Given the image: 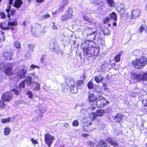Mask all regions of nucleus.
I'll list each match as a JSON object with an SVG mask.
<instances>
[{
    "instance_id": "nucleus-1",
    "label": "nucleus",
    "mask_w": 147,
    "mask_h": 147,
    "mask_svg": "<svg viewBox=\"0 0 147 147\" xmlns=\"http://www.w3.org/2000/svg\"><path fill=\"white\" fill-rule=\"evenodd\" d=\"M131 64L136 69H142L147 64V58L144 56H142L140 58L133 60Z\"/></svg>"
},
{
    "instance_id": "nucleus-2",
    "label": "nucleus",
    "mask_w": 147,
    "mask_h": 147,
    "mask_svg": "<svg viewBox=\"0 0 147 147\" xmlns=\"http://www.w3.org/2000/svg\"><path fill=\"white\" fill-rule=\"evenodd\" d=\"M75 81L74 80H71L69 79L66 81V84L65 86H63V87L64 90H69L68 87L69 88V89L70 91L73 94H77L78 92V90L77 87H75L74 84Z\"/></svg>"
},
{
    "instance_id": "nucleus-3",
    "label": "nucleus",
    "mask_w": 147,
    "mask_h": 147,
    "mask_svg": "<svg viewBox=\"0 0 147 147\" xmlns=\"http://www.w3.org/2000/svg\"><path fill=\"white\" fill-rule=\"evenodd\" d=\"M18 22L17 20L14 19L13 21L8 22L7 26L5 27H4V26L5 24H6L5 22L1 23L0 24V27L2 30H11L13 31L14 30V28L13 27L18 26Z\"/></svg>"
},
{
    "instance_id": "nucleus-4",
    "label": "nucleus",
    "mask_w": 147,
    "mask_h": 147,
    "mask_svg": "<svg viewBox=\"0 0 147 147\" xmlns=\"http://www.w3.org/2000/svg\"><path fill=\"white\" fill-rule=\"evenodd\" d=\"M98 100L96 101V104L98 108H102L109 103V102L102 95H98Z\"/></svg>"
},
{
    "instance_id": "nucleus-5",
    "label": "nucleus",
    "mask_w": 147,
    "mask_h": 147,
    "mask_svg": "<svg viewBox=\"0 0 147 147\" xmlns=\"http://www.w3.org/2000/svg\"><path fill=\"white\" fill-rule=\"evenodd\" d=\"M44 141L48 147H51L55 140L54 136L51 135L48 132L44 135Z\"/></svg>"
},
{
    "instance_id": "nucleus-6",
    "label": "nucleus",
    "mask_w": 147,
    "mask_h": 147,
    "mask_svg": "<svg viewBox=\"0 0 147 147\" xmlns=\"http://www.w3.org/2000/svg\"><path fill=\"white\" fill-rule=\"evenodd\" d=\"M123 6L122 4H119L117 7V10L119 12L122 18H127L129 16V13L127 11L125 7H122Z\"/></svg>"
},
{
    "instance_id": "nucleus-7",
    "label": "nucleus",
    "mask_w": 147,
    "mask_h": 147,
    "mask_svg": "<svg viewBox=\"0 0 147 147\" xmlns=\"http://www.w3.org/2000/svg\"><path fill=\"white\" fill-rule=\"evenodd\" d=\"M13 97L12 95L11 94L10 91H7L2 94L1 100L3 101L7 102H9Z\"/></svg>"
},
{
    "instance_id": "nucleus-8",
    "label": "nucleus",
    "mask_w": 147,
    "mask_h": 147,
    "mask_svg": "<svg viewBox=\"0 0 147 147\" xmlns=\"http://www.w3.org/2000/svg\"><path fill=\"white\" fill-rule=\"evenodd\" d=\"M13 68V65L12 63H8L4 71L5 75L7 76H12L14 73Z\"/></svg>"
},
{
    "instance_id": "nucleus-9",
    "label": "nucleus",
    "mask_w": 147,
    "mask_h": 147,
    "mask_svg": "<svg viewBox=\"0 0 147 147\" xmlns=\"http://www.w3.org/2000/svg\"><path fill=\"white\" fill-rule=\"evenodd\" d=\"M14 53L12 52L5 51L4 52L3 57L5 61H9L11 59Z\"/></svg>"
},
{
    "instance_id": "nucleus-10",
    "label": "nucleus",
    "mask_w": 147,
    "mask_h": 147,
    "mask_svg": "<svg viewBox=\"0 0 147 147\" xmlns=\"http://www.w3.org/2000/svg\"><path fill=\"white\" fill-rule=\"evenodd\" d=\"M141 14V11L140 9H134L131 12V18L132 19H136L140 16Z\"/></svg>"
},
{
    "instance_id": "nucleus-11",
    "label": "nucleus",
    "mask_w": 147,
    "mask_h": 147,
    "mask_svg": "<svg viewBox=\"0 0 147 147\" xmlns=\"http://www.w3.org/2000/svg\"><path fill=\"white\" fill-rule=\"evenodd\" d=\"M26 70L25 69H22L18 72L17 76H19L20 79H24L26 77Z\"/></svg>"
},
{
    "instance_id": "nucleus-12",
    "label": "nucleus",
    "mask_w": 147,
    "mask_h": 147,
    "mask_svg": "<svg viewBox=\"0 0 147 147\" xmlns=\"http://www.w3.org/2000/svg\"><path fill=\"white\" fill-rule=\"evenodd\" d=\"M57 42L55 40L51 41L49 45V49L55 52H56L55 49L57 48Z\"/></svg>"
},
{
    "instance_id": "nucleus-13",
    "label": "nucleus",
    "mask_w": 147,
    "mask_h": 147,
    "mask_svg": "<svg viewBox=\"0 0 147 147\" xmlns=\"http://www.w3.org/2000/svg\"><path fill=\"white\" fill-rule=\"evenodd\" d=\"M91 50L87 47L83 48V54L88 57H92Z\"/></svg>"
},
{
    "instance_id": "nucleus-14",
    "label": "nucleus",
    "mask_w": 147,
    "mask_h": 147,
    "mask_svg": "<svg viewBox=\"0 0 147 147\" xmlns=\"http://www.w3.org/2000/svg\"><path fill=\"white\" fill-rule=\"evenodd\" d=\"M91 50L92 56H97L99 54V49L97 47H92Z\"/></svg>"
},
{
    "instance_id": "nucleus-15",
    "label": "nucleus",
    "mask_w": 147,
    "mask_h": 147,
    "mask_svg": "<svg viewBox=\"0 0 147 147\" xmlns=\"http://www.w3.org/2000/svg\"><path fill=\"white\" fill-rule=\"evenodd\" d=\"M94 40L97 39L98 40L102 41L103 40V38L101 36L100 33L98 31H96V30L94 34Z\"/></svg>"
},
{
    "instance_id": "nucleus-16",
    "label": "nucleus",
    "mask_w": 147,
    "mask_h": 147,
    "mask_svg": "<svg viewBox=\"0 0 147 147\" xmlns=\"http://www.w3.org/2000/svg\"><path fill=\"white\" fill-rule=\"evenodd\" d=\"M131 76L138 82L142 81V75L140 74H137L135 73H133L131 74Z\"/></svg>"
},
{
    "instance_id": "nucleus-17",
    "label": "nucleus",
    "mask_w": 147,
    "mask_h": 147,
    "mask_svg": "<svg viewBox=\"0 0 147 147\" xmlns=\"http://www.w3.org/2000/svg\"><path fill=\"white\" fill-rule=\"evenodd\" d=\"M105 140L111 145H113L114 146H117L118 145V143L115 141L113 140V139L110 137L107 138Z\"/></svg>"
},
{
    "instance_id": "nucleus-18",
    "label": "nucleus",
    "mask_w": 147,
    "mask_h": 147,
    "mask_svg": "<svg viewBox=\"0 0 147 147\" xmlns=\"http://www.w3.org/2000/svg\"><path fill=\"white\" fill-rule=\"evenodd\" d=\"M97 97L95 96L92 93H89L88 96V99L89 100V102H94L97 100Z\"/></svg>"
},
{
    "instance_id": "nucleus-19",
    "label": "nucleus",
    "mask_w": 147,
    "mask_h": 147,
    "mask_svg": "<svg viewBox=\"0 0 147 147\" xmlns=\"http://www.w3.org/2000/svg\"><path fill=\"white\" fill-rule=\"evenodd\" d=\"M69 4L68 0H63L59 5L58 10L59 11L63 10L65 9L66 6H67Z\"/></svg>"
},
{
    "instance_id": "nucleus-20",
    "label": "nucleus",
    "mask_w": 147,
    "mask_h": 147,
    "mask_svg": "<svg viewBox=\"0 0 147 147\" xmlns=\"http://www.w3.org/2000/svg\"><path fill=\"white\" fill-rule=\"evenodd\" d=\"M96 30V28H88L86 30L87 36H90L92 34H94Z\"/></svg>"
},
{
    "instance_id": "nucleus-21",
    "label": "nucleus",
    "mask_w": 147,
    "mask_h": 147,
    "mask_svg": "<svg viewBox=\"0 0 147 147\" xmlns=\"http://www.w3.org/2000/svg\"><path fill=\"white\" fill-rule=\"evenodd\" d=\"M123 114H121L119 113H117L114 116V119L116 120V121L118 123H120L123 119Z\"/></svg>"
},
{
    "instance_id": "nucleus-22",
    "label": "nucleus",
    "mask_w": 147,
    "mask_h": 147,
    "mask_svg": "<svg viewBox=\"0 0 147 147\" xmlns=\"http://www.w3.org/2000/svg\"><path fill=\"white\" fill-rule=\"evenodd\" d=\"M92 123L88 121H86L84 122L83 124V129L86 131H88L89 125H91Z\"/></svg>"
},
{
    "instance_id": "nucleus-23",
    "label": "nucleus",
    "mask_w": 147,
    "mask_h": 147,
    "mask_svg": "<svg viewBox=\"0 0 147 147\" xmlns=\"http://www.w3.org/2000/svg\"><path fill=\"white\" fill-rule=\"evenodd\" d=\"M23 3V1L22 0H15L13 5L16 8H19L21 7Z\"/></svg>"
},
{
    "instance_id": "nucleus-24",
    "label": "nucleus",
    "mask_w": 147,
    "mask_h": 147,
    "mask_svg": "<svg viewBox=\"0 0 147 147\" xmlns=\"http://www.w3.org/2000/svg\"><path fill=\"white\" fill-rule=\"evenodd\" d=\"M85 42L87 45L85 46L86 47L90 49H92V47H94L92 46L94 42L92 40H86Z\"/></svg>"
},
{
    "instance_id": "nucleus-25",
    "label": "nucleus",
    "mask_w": 147,
    "mask_h": 147,
    "mask_svg": "<svg viewBox=\"0 0 147 147\" xmlns=\"http://www.w3.org/2000/svg\"><path fill=\"white\" fill-rule=\"evenodd\" d=\"M72 13L73 9L69 7L67 10L65 14L70 18L72 17Z\"/></svg>"
},
{
    "instance_id": "nucleus-26",
    "label": "nucleus",
    "mask_w": 147,
    "mask_h": 147,
    "mask_svg": "<svg viewBox=\"0 0 147 147\" xmlns=\"http://www.w3.org/2000/svg\"><path fill=\"white\" fill-rule=\"evenodd\" d=\"M110 18L115 22H117V17L116 14L114 12H113L109 14Z\"/></svg>"
},
{
    "instance_id": "nucleus-27",
    "label": "nucleus",
    "mask_w": 147,
    "mask_h": 147,
    "mask_svg": "<svg viewBox=\"0 0 147 147\" xmlns=\"http://www.w3.org/2000/svg\"><path fill=\"white\" fill-rule=\"evenodd\" d=\"M121 54L122 53L120 52L115 56L113 58V60L115 62H118L120 61Z\"/></svg>"
},
{
    "instance_id": "nucleus-28",
    "label": "nucleus",
    "mask_w": 147,
    "mask_h": 147,
    "mask_svg": "<svg viewBox=\"0 0 147 147\" xmlns=\"http://www.w3.org/2000/svg\"><path fill=\"white\" fill-rule=\"evenodd\" d=\"M96 113L97 117H100L102 116L105 113L104 110L98 109L96 111Z\"/></svg>"
},
{
    "instance_id": "nucleus-29",
    "label": "nucleus",
    "mask_w": 147,
    "mask_h": 147,
    "mask_svg": "<svg viewBox=\"0 0 147 147\" xmlns=\"http://www.w3.org/2000/svg\"><path fill=\"white\" fill-rule=\"evenodd\" d=\"M107 143L103 140H100V143L97 145V147H107Z\"/></svg>"
},
{
    "instance_id": "nucleus-30",
    "label": "nucleus",
    "mask_w": 147,
    "mask_h": 147,
    "mask_svg": "<svg viewBox=\"0 0 147 147\" xmlns=\"http://www.w3.org/2000/svg\"><path fill=\"white\" fill-rule=\"evenodd\" d=\"M95 113L92 112L89 115V118L91 121H93L95 120L97 117Z\"/></svg>"
},
{
    "instance_id": "nucleus-31",
    "label": "nucleus",
    "mask_w": 147,
    "mask_h": 147,
    "mask_svg": "<svg viewBox=\"0 0 147 147\" xmlns=\"http://www.w3.org/2000/svg\"><path fill=\"white\" fill-rule=\"evenodd\" d=\"M24 80H25V82L28 85H30L32 83V78L29 76H28Z\"/></svg>"
},
{
    "instance_id": "nucleus-32",
    "label": "nucleus",
    "mask_w": 147,
    "mask_h": 147,
    "mask_svg": "<svg viewBox=\"0 0 147 147\" xmlns=\"http://www.w3.org/2000/svg\"><path fill=\"white\" fill-rule=\"evenodd\" d=\"M106 1L109 7H113L115 6V3L113 0H106Z\"/></svg>"
},
{
    "instance_id": "nucleus-33",
    "label": "nucleus",
    "mask_w": 147,
    "mask_h": 147,
    "mask_svg": "<svg viewBox=\"0 0 147 147\" xmlns=\"http://www.w3.org/2000/svg\"><path fill=\"white\" fill-rule=\"evenodd\" d=\"M11 129L10 128L8 127H6L4 129L3 131L4 134L5 136H7L9 135Z\"/></svg>"
},
{
    "instance_id": "nucleus-34",
    "label": "nucleus",
    "mask_w": 147,
    "mask_h": 147,
    "mask_svg": "<svg viewBox=\"0 0 147 147\" xmlns=\"http://www.w3.org/2000/svg\"><path fill=\"white\" fill-rule=\"evenodd\" d=\"M83 19L85 21L92 23L93 22V19L89 18L88 16H84L83 17Z\"/></svg>"
},
{
    "instance_id": "nucleus-35",
    "label": "nucleus",
    "mask_w": 147,
    "mask_h": 147,
    "mask_svg": "<svg viewBox=\"0 0 147 147\" xmlns=\"http://www.w3.org/2000/svg\"><path fill=\"white\" fill-rule=\"evenodd\" d=\"M84 82V80H78L76 81V86L78 88H79L83 85Z\"/></svg>"
},
{
    "instance_id": "nucleus-36",
    "label": "nucleus",
    "mask_w": 147,
    "mask_h": 147,
    "mask_svg": "<svg viewBox=\"0 0 147 147\" xmlns=\"http://www.w3.org/2000/svg\"><path fill=\"white\" fill-rule=\"evenodd\" d=\"M104 79V78L101 77L100 79L97 76H95L94 77V80L97 83H99L101 82Z\"/></svg>"
},
{
    "instance_id": "nucleus-37",
    "label": "nucleus",
    "mask_w": 147,
    "mask_h": 147,
    "mask_svg": "<svg viewBox=\"0 0 147 147\" xmlns=\"http://www.w3.org/2000/svg\"><path fill=\"white\" fill-rule=\"evenodd\" d=\"M7 8L6 9V11L7 13V17L10 19V18L11 15L9 13V12L10 11L11 8V6L10 5H8L7 6Z\"/></svg>"
},
{
    "instance_id": "nucleus-38",
    "label": "nucleus",
    "mask_w": 147,
    "mask_h": 147,
    "mask_svg": "<svg viewBox=\"0 0 147 147\" xmlns=\"http://www.w3.org/2000/svg\"><path fill=\"white\" fill-rule=\"evenodd\" d=\"M11 121V118L8 117L6 119H3L1 120V122L3 124L10 122Z\"/></svg>"
},
{
    "instance_id": "nucleus-39",
    "label": "nucleus",
    "mask_w": 147,
    "mask_h": 147,
    "mask_svg": "<svg viewBox=\"0 0 147 147\" xmlns=\"http://www.w3.org/2000/svg\"><path fill=\"white\" fill-rule=\"evenodd\" d=\"M4 101L0 100V109H5L6 106V104L5 103Z\"/></svg>"
},
{
    "instance_id": "nucleus-40",
    "label": "nucleus",
    "mask_w": 147,
    "mask_h": 147,
    "mask_svg": "<svg viewBox=\"0 0 147 147\" xmlns=\"http://www.w3.org/2000/svg\"><path fill=\"white\" fill-rule=\"evenodd\" d=\"M36 85L34 89L35 91H38L40 89V84L38 82H36L35 83Z\"/></svg>"
},
{
    "instance_id": "nucleus-41",
    "label": "nucleus",
    "mask_w": 147,
    "mask_h": 147,
    "mask_svg": "<svg viewBox=\"0 0 147 147\" xmlns=\"http://www.w3.org/2000/svg\"><path fill=\"white\" fill-rule=\"evenodd\" d=\"M133 55L136 57H139L141 55L140 51L138 50H135L133 53Z\"/></svg>"
},
{
    "instance_id": "nucleus-42",
    "label": "nucleus",
    "mask_w": 147,
    "mask_h": 147,
    "mask_svg": "<svg viewBox=\"0 0 147 147\" xmlns=\"http://www.w3.org/2000/svg\"><path fill=\"white\" fill-rule=\"evenodd\" d=\"M87 86L88 88L90 89H91L94 88V85L92 82H89L87 84Z\"/></svg>"
},
{
    "instance_id": "nucleus-43",
    "label": "nucleus",
    "mask_w": 147,
    "mask_h": 147,
    "mask_svg": "<svg viewBox=\"0 0 147 147\" xmlns=\"http://www.w3.org/2000/svg\"><path fill=\"white\" fill-rule=\"evenodd\" d=\"M93 3L95 5H98L100 4L101 3L103 5L104 3L102 1V0H93L92 1Z\"/></svg>"
},
{
    "instance_id": "nucleus-44",
    "label": "nucleus",
    "mask_w": 147,
    "mask_h": 147,
    "mask_svg": "<svg viewBox=\"0 0 147 147\" xmlns=\"http://www.w3.org/2000/svg\"><path fill=\"white\" fill-rule=\"evenodd\" d=\"M25 80H23L21 82L19 85V87L20 88H24L25 86Z\"/></svg>"
},
{
    "instance_id": "nucleus-45",
    "label": "nucleus",
    "mask_w": 147,
    "mask_h": 147,
    "mask_svg": "<svg viewBox=\"0 0 147 147\" xmlns=\"http://www.w3.org/2000/svg\"><path fill=\"white\" fill-rule=\"evenodd\" d=\"M111 19L109 17H106L103 20V22L104 24H106L111 21Z\"/></svg>"
},
{
    "instance_id": "nucleus-46",
    "label": "nucleus",
    "mask_w": 147,
    "mask_h": 147,
    "mask_svg": "<svg viewBox=\"0 0 147 147\" xmlns=\"http://www.w3.org/2000/svg\"><path fill=\"white\" fill-rule=\"evenodd\" d=\"M11 91L14 92V94L16 96H18L20 94V92L15 88H14L11 90Z\"/></svg>"
},
{
    "instance_id": "nucleus-47",
    "label": "nucleus",
    "mask_w": 147,
    "mask_h": 147,
    "mask_svg": "<svg viewBox=\"0 0 147 147\" xmlns=\"http://www.w3.org/2000/svg\"><path fill=\"white\" fill-rule=\"evenodd\" d=\"M142 81H147V72L144 73L142 75Z\"/></svg>"
},
{
    "instance_id": "nucleus-48",
    "label": "nucleus",
    "mask_w": 147,
    "mask_h": 147,
    "mask_svg": "<svg viewBox=\"0 0 147 147\" xmlns=\"http://www.w3.org/2000/svg\"><path fill=\"white\" fill-rule=\"evenodd\" d=\"M14 46L17 49H19L21 48L20 43L17 41H16L14 42Z\"/></svg>"
},
{
    "instance_id": "nucleus-49",
    "label": "nucleus",
    "mask_w": 147,
    "mask_h": 147,
    "mask_svg": "<svg viewBox=\"0 0 147 147\" xmlns=\"http://www.w3.org/2000/svg\"><path fill=\"white\" fill-rule=\"evenodd\" d=\"M79 124V123L77 120H74L72 123V125L74 127H77Z\"/></svg>"
},
{
    "instance_id": "nucleus-50",
    "label": "nucleus",
    "mask_w": 147,
    "mask_h": 147,
    "mask_svg": "<svg viewBox=\"0 0 147 147\" xmlns=\"http://www.w3.org/2000/svg\"><path fill=\"white\" fill-rule=\"evenodd\" d=\"M69 19V18L65 14L61 16V20L62 21H64Z\"/></svg>"
},
{
    "instance_id": "nucleus-51",
    "label": "nucleus",
    "mask_w": 147,
    "mask_h": 147,
    "mask_svg": "<svg viewBox=\"0 0 147 147\" xmlns=\"http://www.w3.org/2000/svg\"><path fill=\"white\" fill-rule=\"evenodd\" d=\"M35 45L33 44H29L28 45V47L30 51H33V49Z\"/></svg>"
},
{
    "instance_id": "nucleus-52",
    "label": "nucleus",
    "mask_w": 147,
    "mask_h": 147,
    "mask_svg": "<svg viewBox=\"0 0 147 147\" xmlns=\"http://www.w3.org/2000/svg\"><path fill=\"white\" fill-rule=\"evenodd\" d=\"M144 30H145V29L144 26L143 25H141L138 29V31L141 34Z\"/></svg>"
},
{
    "instance_id": "nucleus-53",
    "label": "nucleus",
    "mask_w": 147,
    "mask_h": 147,
    "mask_svg": "<svg viewBox=\"0 0 147 147\" xmlns=\"http://www.w3.org/2000/svg\"><path fill=\"white\" fill-rule=\"evenodd\" d=\"M46 59V55H43L41 56L40 58V61L42 63H43L44 61Z\"/></svg>"
},
{
    "instance_id": "nucleus-54",
    "label": "nucleus",
    "mask_w": 147,
    "mask_h": 147,
    "mask_svg": "<svg viewBox=\"0 0 147 147\" xmlns=\"http://www.w3.org/2000/svg\"><path fill=\"white\" fill-rule=\"evenodd\" d=\"M6 15L5 13L3 12H0V18L3 19L6 18Z\"/></svg>"
},
{
    "instance_id": "nucleus-55",
    "label": "nucleus",
    "mask_w": 147,
    "mask_h": 147,
    "mask_svg": "<svg viewBox=\"0 0 147 147\" xmlns=\"http://www.w3.org/2000/svg\"><path fill=\"white\" fill-rule=\"evenodd\" d=\"M51 17L50 15L49 14H46L44 15L42 17V19L45 20L47 19L50 18Z\"/></svg>"
},
{
    "instance_id": "nucleus-56",
    "label": "nucleus",
    "mask_w": 147,
    "mask_h": 147,
    "mask_svg": "<svg viewBox=\"0 0 147 147\" xmlns=\"http://www.w3.org/2000/svg\"><path fill=\"white\" fill-rule=\"evenodd\" d=\"M27 95L28 96V98H33V96L32 92L30 91L27 92Z\"/></svg>"
},
{
    "instance_id": "nucleus-57",
    "label": "nucleus",
    "mask_w": 147,
    "mask_h": 147,
    "mask_svg": "<svg viewBox=\"0 0 147 147\" xmlns=\"http://www.w3.org/2000/svg\"><path fill=\"white\" fill-rule=\"evenodd\" d=\"M94 34H91V35L90 36H87V34H86V37L88 39H89V40H94Z\"/></svg>"
},
{
    "instance_id": "nucleus-58",
    "label": "nucleus",
    "mask_w": 147,
    "mask_h": 147,
    "mask_svg": "<svg viewBox=\"0 0 147 147\" xmlns=\"http://www.w3.org/2000/svg\"><path fill=\"white\" fill-rule=\"evenodd\" d=\"M30 68L32 69H34L35 68H37L38 69H39V67L37 65H35L33 64H32L30 66Z\"/></svg>"
},
{
    "instance_id": "nucleus-59",
    "label": "nucleus",
    "mask_w": 147,
    "mask_h": 147,
    "mask_svg": "<svg viewBox=\"0 0 147 147\" xmlns=\"http://www.w3.org/2000/svg\"><path fill=\"white\" fill-rule=\"evenodd\" d=\"M31 141L32 143L34 144H38L37 140H34L33 138H31Z\"/></svg>"
},
{
    "instance_id": "nucleus-60",
    "label": "nucleus",
    "mask_w": 147,
    "mask_h": 147,
    "mask_svg": "<svg viewBox=\"0 0 147 147\" xmlns=\"http://www.w3.org/2000/svg\"><path fill=\"white\" fill-rule=\"evenodd\" d=\"M109 65L112 66H115L116 65V64L115 63L112 62V60H109Z\"/></svg>"
},
{
    "instance_id": "nucleus-61",
    "label": "nucleus",
    "mask_w": 147,
    "mask_h": 147,
    "mask_svg": "<svg viewBox=\"0 0 147 147\" xmlns=\"http://www.w3.org/2000/svg\"><path fill=\"white\" fill-rule=\"evenodd\" d=\"M102 65L105 67V68L108 66V63L107 62L105 61L104 62Z\"/></svg>"
},
{
    "instance_id": "nucleus-62",
    "label": "nucleus",
    "mask_w": 147,
    "mask_h": 147,
    "mask_svg": "<svg viewBox=\"0 0 147 147\" xmlns=\"http://www.w3.org/2000/svg\"><path fill=\"white\" fill-rule=\"evenodd\" d=\"M89 136V135L87 134H83L81 135V136L84 138H86Z\"/></svg>"
},
{
    "instance_id": "nucleus-63",
    "label": "nucleus",
    "mask_w": 147,
    "mask_h": 147,
    "mask_svg": "<svg viewBox=\"0 0 147 147\" xmlns=\"http://www.w3.org/2000/svg\"><path fill=\"white\" fill-rule=\"evenodd\" d=\"M11 12V15L13 16L14 14L16 13V11L14 9H12L10 11Z\"/></svg>"
},
{
    "instance_id": "nucleus-64",
    "label": "nucleus",
    "mask_w": 147,
    "mask_h": 147,
    "mask_svg": "<svg viewBox=\"0 0 147 147\" xmlns=\"http://www.w3.org/2000/svg\"><path fill=\"white\" fill-rule=\"evenodd\" d=\"M89 144L90 146L91 147H94V144L93 142L90 141Z\"/></svg>"
}]
</instances>
